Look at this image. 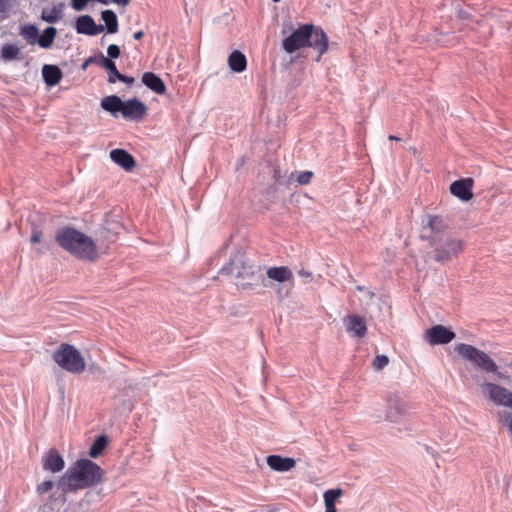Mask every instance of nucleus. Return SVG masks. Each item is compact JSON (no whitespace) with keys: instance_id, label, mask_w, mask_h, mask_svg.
Segmentation results:
<instances>
[{"instance_id":"ea45409f","label":"nucleus","mask_w":512,"mask_h":512,"mask_svg":"<svg viewBox=\"0 0 512 512\" xmlns=\"http://www.w3.org/2000/svg\"><path fill=\"white\" fill-rule=\"evenodd\" d=\"M42 238V232L39 230L34 229L31 235V242L32 243H39Z\"/></svg>"},{"instance_id":"a211bd4d","label":"nucleus","mask_w":512,"mask_h":512,"mask_svg":"<svg viewBox=\"0 0 512 512\" xmlns=\"http://www.w3.org/2000/svg\"><path fill=\"white\" fill-rule=\"evenodd\" d=\"M110 158L126 171H131L136 166L134 157L124 149L117 148L112 150L110 152Z\"/></svg>"},{"instance_id":"f257e3e1","label":"nucleus","mask_w":512,"mask_h":512,"mask_svg":"<svg viewBox=\"0 0 512 512\" xmlns=\"http://www.w3.org/2000/svg\"><path fill=\"white\" fill-rule=\"evenodd\" d=\"M104 471L90 459H79L57 481L62 496L68 492L88 488L102 482Z\"/></svg>"},{"instance_id":"c03bdc74","label":"nucleus","mask_w":512,"mask_h":512,"mask_svg":"<svg viewBox=\"0 0 512 512\" xmlns=\"http://www.w3.org/2000/svg\"><path fill=\"white\" fill-rule=\"evenodd\" d=\"M490 374L495 375V377L497 379L509 380V376H507L504 373L500 372L498 368H497V372H490Z\"/></svg>"},{"instance_id":"b1692460","label":"nucleus","mask_w":512,"mask_h":512,"mask_svg":"<svg viewBox=\"0 0 512 512\" xmlns=\"http://www.w3.org/2000/svg\"><path fill=\"white\" fill-rule=\"evenodd\" d=\"M228 66L231 71L241 73L247 68L246 56L239 50H234L228 57Z\"/></svg>"},{"instance_id":"5fc2aeb1","label":"nucleus","mask_w":512,"mask_h":512,"mask_svg":"<svg viewBox=\"0 0 512 512\" xmlns=\"http://www.w3.org/2000/svg\"><path fill=\"white\" fill-rule=\"evenodd\" d=\"M234 238H235V235H234V234H232V235L230 236V242H232V241L234 240Z\"/></svg>"},{"instance_id":"9b49d317","label":"nucleus","mask_w":512,"mask_h":512,"mask_svg":"<svg viewBox=\"0 0 512 512\" xmlns=\"http://www.w3.org/2000/svg\"><path fill=\"white\" fill-rule=\"evenodd\" d=\"M456 334L450 328L441 324L434 325L425 332V340L430 345H443L450 343Z\"/></svg>"},{"instance_id":"423d86ee","label":"nucleus","mask_w":512,"mask_h":512,"mask_svg":"<svg viewBox=\"0 0 512 512\" xmlns=\"http://www.w3.org/2000/svg\"><path fill=\"white\" fill-rule=\"evenodd\" d=\"M455 351L464 360L469 361L472 365L486 374L497 372L496 362L484 351L473 345L459 343L455 346Z\"/></svg>"},{"instance_id":"6e6d98bb","label":"nucleus","mask_w":512,"mask_h":512,"mask_svg":"<svg viewBox=\"0 0 512 512\" xmlns=\"http://www.w3.org/2000/svg\"><path fill=\"white\" fill-rule=\"evenodd\" d=\"M357 290L362 291L363 287L362 286H357Z\"/></svg>"},{"instance_id":"79ce46f5","label":"nucleus","mask_w":512,"mask_h":512,"mask_svg":"<svg viewBox=\"0 0 512 512\" xmlns=\"http://www.w3.org/2000/svg\"><path fill=\"white\" fill-rule=\"evenodd\" d=\"M99 61V56H91L85 60V62L82 65V69H86L88 65H91V63H97Z\"/></svg>"},{"instance_id":"6ab92c4d","label":"nucleus","mask_w":512,"mask_h":512,"mask_svg":"<svg viewBox=\"0 0 512 512\" xmlns=\"http://www.w3.org/2000/svg\"><path fill=\"white\" fill-rule=\"evenodd\" d=\"M267 277L278 283H290L294 286V277L292 271L286 266L270 267L267 270Z\"/></svg>"},{"instance_id":"a878e982","label":"nucleus","mask_w":512,"mask_h":512,"mask_svg":"<svg viewBox=\"0 0 512 512\" xmlns=\"http://www.w3.org/2000/svg\"><path fill=\"white\" fill-rule=\"evenodd\" d=\"M64 8L65 4L61 2L52 9H43L41 19L47 23H56L62 18Z\"/></svg>"},{"instance_id":"37998d69","label":"nucleus","mask_w":512,"mask_h":512,"mask_svg":"<svg viewBox=\"0 0 512 512\" xmlns=\"http://www.w3.org/2000/svg\"><path fill=\"white\" fill-rule=\"evenodd\" d=\"M504 419L507 423L509 432L512 434V413L505 412Z\"/></svg>"},{"instance_id":"473e14b6","label":"nucleus","mask_w":512,"mask_h":512,"mask_svg":"<svg viewBox=\"0 0 512 512\" xmlns=\"http://www.w3.org/2000/svg\"><path fill=\"white\" fill-rule=\"evenodd\" d=\"M389 364V358L386 355H377L373 360L372 367L375 371L384 369Z\"/></svg>"},{"instance_id":"7c9ffc66","label":"nucleus","mask_w":512,"mask_h":512,"mask_svg":"<svg viewBox=\"0 0 512 512\" xmlns=\"http://www.w3.org/2000/svg\"><path fill=\"white\" fill-rule=\"evenodd\" d=\"M57 35V30L53 26L47 27L41 35H38L37 44L44 49L50 48Z\"/></svg>"},{"instance_id":"864d4df0","label":"nucleus","mask_w":512,"mask_h":512,"mask_svg":"<svg viewBox=\"0 0 512 512\" xmlns=\"http://www.w3.org/2000/svg\"><path fill=\"white\" fill-rule=\"evenodd\" d=\"M36 252H37L38 254H42V253H44V251H43L42 249H40V248H37V249H36Z\"/></svg>"},{"instance_id":"bb28decb","label":"nucleus","mask_w":512,"mask_h":512,"mask_svg":"<svg viewBox=\"0 0 512 512\" xmlns=\"http://www.w3.org/2000/svg\"><path fill=\"white\" fill-rule=\"evenodd\" d=\"M0 59L4 62L21 60V50L18 46L14 44H5L0 49Z\"/></svg>"},{"instance_id":"39448f33","label":"nucleus","mask_w":512,"mask_h":512,"mask_svg":"<svg viewBox=\"0 0 512 512\" xmlns=\"http://www.w3.org/2000/svg\"><path fill=\"white\" fill-rule=\"evenodd\" d=\"M52 359L59 367L73 374H80L86 364L81 353L73 345L62 343L53 352Z\"/></svg>"},{"instance_id":"5701e85b","label":"nucleus","mask_w":512,"mask_h":512,"mask_svg":"<svg viewBox=\"0 0 512 512\" xmlns=\"http://www.w3.org/2000/svg\"><path fill=\"white\" fill-rule=\"evenodd\" d=\"M100 106L114 117H118V114L122 111L123 101L117 95H110L101 100Z\"/></svg>"},{"instance_id":"aec40b11","label":"nucleus","mask_w":512,"mask_h":512,"mask_svg":"<svg viewBox=\"0 0 512 512\" xmlns=\"http://www.w3.org/2000/svg\"><path fill=\"white\" fill-rule=\"evenodd\" d=\"M266 461L271 469L279 472L289 471L296 465L295 459L279 455H269Z\"/></svg>"},{"instance_id":"09e8293b","label":"nucleus","mask_w":512,"mask_h":512,"mask_svg":"<svg viewBox=\"0 0 512 512\" xmlns=\"http://www.w3.org/2000/svg\"><path fill=\"white\" fill-rule=\"evenodd\" d=\"M143 36H144V32L143 31H137V32L134 33L133 38L135 40H140V39H142Z\"/></svg>"},{"instance_id":"4be33fe9","label":"nucleus","mask_w":512,"mask_h":512,"mask_svg":"<svg viewBox=\"0 0 512 512\" xmlns=\"http://www.w3.org/2000/svg\"><path fill=\"white\" fill-rule=\"evenodd\" d=\"M42 76L46 85L53 87L61 81L63 73L58 66L45 64L42 67Z\"/></svg>"},{"instance_id":"e433bc0d","label":"nucleus","mask_w":512,"mask_h":512,"mask_svg":"<svg viewBox=\"0 0 512 512\" xmlns=\"http://www.w3.org/2000/svg\"><path fill=\"white\" fill-rule=\"evenodd\" d=\"M89 0H71V6L76 11H82L86 8Z\"/></svg>"},{"instance_id":"c9c22d12","label":"nucleus","mask_w":512,"mask_h":512,"mask_svg":"<svg viewBox=\"0 0 512 512\" xmlns=\"http://www.w3.org/2000/svg\"><path fill=\"white\" fill-rule=\"evenodd\" d=\"M107 54L109 59H117L121 55L120 47L116 44H111L107 48Z\"/></svg>"},{"instance_id":"f8f14e48","label":"nucleus","mask_w":512,"mask_h":512,"mask_svg":"<svg viewBox=\"0 0 512 512\" xmlns=\"http://www.w3.org/2000/svg\"><path fill=\"white\" fill-rule=\"evenodd\" d=\"M249 261L250 259L246 256L244 248L240 246L230 256L228 263L221 268L219 273L234 276L236 278L237 271L242 269V266L247 264Z\"/></svg>"},{"instance_id":"4c0bfd02","label":"nucleus","mask_w":512,"mask_h":512,"mask_svg":"<svg viewBox=\"0 0 512 512\" xmlns=\"http://www.w3.org/2000/svg\"><path fill=\"white\" fill-rule=\"evenodd\" d=\"M40 214L38 212L29 213L27 216V224H37L38 222H43L44 220L40 218Z\"/></svg>"},{"instance_id":"c85d7f7f","label":"nucleus","mask_w":512,"mask_h":512,"mask_svg":"<svg viewBox=\"0 0 512 512\" xmlns=\"http://www.w3.org/2000/svg\"><path fill=\"white\" fill-rule=\"evenodd\" d=\"M109 444V439L106 435H100L98 436L94 442L92 443L90 449H89V456L91 458H98L101 456L104 452V450L107 448Z\"/></svg>"},{"instance_id":"2f4dec72","label":"nucleus","mask_w":512,"mask_h":512,"mask_svg":"<svg viewBox=\"0 0 512 512\" xmlns=\"http://www.w3.org/2000/svg\"><path fill=\"white\" fill-rule=\"evenodd\" d=\"M343 495V490L340 488L329 489L324 492V503L335 504L336 501Z\"/></svg>"},{"instance_id":"f3484780","label":"nucleus","mask_w":512,"mask_h":512,"mask_svg":"<svg viewBox=\"0 0 512 512\" xmlns=\"http://www.w3.org/2000/svg\"><path fill=\"white\" fill-rule=\"evenodd\" d=\"M43 469L52 473L61 471L65 462L63 457L58 453L56 449H50L42 457Z\"/></svg>"},{"instance_id":"412c9836","label":"nucleus","mask_w":512,"mask_h":512,"mask_svg":"<svg viewBox=\"0 0 512 512\" xmlns=\"http://www.w3.org/2000/svg\"><path fill=\"white\" fill-rule=\"evenodd\" d=\"M142 83L153 92L162 95L166 92L164 81L153 72H145L142 75Z\"/></svg>"},{"instance_id":"4468645a","label":"nucleus","mask_w":512,"mask_h":512,"mask_svg":"<svg viewBox=\"0 0 512 512\" xmlns=\"http://www.w3.org/2000/svg\"><path fill=\"white\" fill-rule=\"evenodd\" d=\"M474 180L470 177L456 180L450 185V193L462 201H469L473 197L472 188Z\"/></svg>"},{"instance_id":"20e7f679","label":"nucleus","mask_w":512,"mask_h":512,"mask_svg":"<svg viewBox=\"0 0 512 512\" xmlns=\"http://www.w3.org/2000/svg\"><path fill=\"white\" fill-rule=\"evenodd\" d=\"M419 237L435 248V260L438 262L449 260L462 249L461 241L451 238L442 226H421Z\"/></svg>"},{"instance_id":"13d9d810","label":"nucleus","mask_w":512,"mask_h":512,"mask_svg":"<svg viewBox=\"0 0 512 512\" xmlns=\"http://www.w3.org/2000/svg\"><path fill=\"white\" fill-rule=\"evenodd\" d=\"M280 1H281V0H273V2H276V3H277V2H280Z\"/></svg>"},{"instance_id":"ddd939ff","label":"nucleus","mask_w":512,"mask_h":512,"mask_svg":"<svg viewBox=\"0 0 512 512\" xmlns=\"http://www.w3.org/2000/svg\"><path fill=\"white\" fill-rule=\"evenodd\" d=\"M146 112V105L137 98L123 101L121 114L125 119L138 121L144 117Z\"/></svg>"},{"instance_id":"8fccbe9b","label":"nucleus","mask_w":512,"mask_h":512,"mask_svg":"<svg viewBox=\"0 0 512 512\" xmlns=\"http://www.w3.org/2000/svg\"><path fill=\"white\" fill-rule=\"evenodd\" d=\"M114 3L118 5L126 6L130 3V0H112Z\"/></svg>"},{"instance_id":"6e6552de","label":"nucleus","mask_w":512,"mask_h":512,"mask_svg":"<svg viewBox=\"0 0 512 512\" xmlns=\"http://www.w3.org/2000/svg\"><path fill=\"white\" fill-rule=\"evenodd\" d=\"M478 384L482 392L491 402L497 406H502L512 410V391L496 383L484 381Z\"/></svg>"},{"instance_id":"de8ad7c7","label":"nucleus","mask_w":512,"mask_h":512,"mask_svg":"<svg viewBox=\"0 0 512 512\" xmlns=\"http://www.w3.org/2000/svg\"><path fill=\"white\" fill-rule=\"evenodd\" d=\"M325 512H337L335 504L325 503Z\"/></svg>"},{"instance_id":"393cba45","label":"nucleus","mask_w":512,"mask_h":512,"mask_svg":"<svg viewBox=\"0 0 512 512\" xmlns=\"http://www.w3.org/2000/svg\"><path fill=\"white\" fill-rule=\"evenodd\" d=\"M19 35L30 45L37 44L39 29L35 24H24L19 27Z\"/></svg>"},{"instance_id":"f704fd0d","label":"nucleus","mask_w":512,"mask_h":512,"mask_svg":"<svg viewBox=\"0 0 512 512\" xmlns=\"http://www.w3.org/2000/svg\"><path fill=\"white\" fill-rule=\"evenodd\" d=\"M312 177H313V173L311 171H303L298 174L297 182L300 185H306V184L310 183Z\"/></svg>"},{"instance_id":"3c124183","label":"nucleus","mask_w":512,"mask_h":512,"mask_svg":"<svg viewBox=\"0 0 512 512\" xmlns=\"http://www.w3.org/2000/svg\"><path fill=\"white\" fill-rule=\"evenodd\" d=\"M7 0H0V12H3L6 8Z\"/></svg>"},{"instance_id":"1a4fd4ad","label":"nucleus","mask_w":512,"mask_h":512,"mask_svg":"<svg viewBox=\"0 0 512 512\" xmlns=\"http://www.w3.org/2000/svg\"><path fill=\"white\" fill-rule=\"evenodd\" d=\"M387 408L384 420L390 423H400L407 415L408 405L399 395L390 394L386 398Z\"/></svg>"},{"instance_id":"cd10ccee","label":"nucleus","mask_w":512,"mask_h":512,"mask_svg":"<svg viewBox=\"0 0 512 512\" xmlns=\"http://www.w3.org/2000/svg\"><path fill=\"white\" fill-rule=\"evenodd\" d=\"M98 65L108 71V82L115 83L117 81L120 72L118 71L116 64L113 60L105 57L103 54L99 55Z\"/></svg>"},{"instance_id":"9d476101","label":"nucleus","mask_w":512,"mask_h":512,"mask_svg":"<svg viewBox=\"0 0 512 512\" xmlns=\"http://www.w3.org/2000/svg\"><path fill=\"white\" fill-rule=\"evenodd\" d=\"M262 278L260 266L254 264L251 260L237 271V286L247 289L256 285Z\"/></svg>"},{"instance_id":"72a5a7b5","label":"nucleus","mask_w":512,"mask_h":512,"mask_svg":"<svg viewBox=\"0 0 512 512\" xmlns=\"http://www.w3.org/2000/svg\"><path fill=\"white\" fill-rule=\"evenodd\" d=\"M293 286H290V283H279L277 286V294L280 299L288 297L292 290Z\"/></svg>"},{"instance_id":"603ef678","label":"nucleus","mask_w":512,"mask_h":512,"mask_svg":"<svg viewBox=\"0 0 512 512\" xmlns=\"http://www.w3.org/2000/svg\"><path fill=\"white\" fill-rule=\"evenodd\" d=\"M389 140H391V141H393V140H395V141H399V140H400V138H398V137H396V136H394V135H390V136H389Z\"/></svg>"},{"instance_id":"a18cd8bd","label":"nucleus","mask_w":512,"mask_h":512,"mask_svg":"<svg viewBox=\"0 0 512 512\" xmlns=\"http://www.w3.org/2000/svg\"><path fill=\"white\" fill-rule=\"evenodd\" d=\"M470 17L469 13L467 11H464L462 9H460L458 11V18L462 19V20H465V19H468Z\"/></svg>"},{"instance_id":"dca6fc26","label":"nucleus","mask_w":512,"mask_h":512,"mask_svg":"<svg viewBox=\"0 0 512 512\" xmlns=\"http://www.w3.org/2000/svg\"><path fill=\"white\" fill-rule=\"evenodd\" d=\"M346 331L357 338H363L367 334L365 319L359 315H348L343 319Z\"/></svg>"},{"instance_id":"2eb2a0df","label":"nucleus","mask_w":512,"mask_h":512,"mask_svg":"<svg viewBox=\"0 0 512 512\" xmlns=\"http://www.w3.org/2000/svg\"><path fill=\"white\" fill-rule=\"evenodd\" d=\"M75 29L78 34L95 36L104 31V25H97L90 15H81L76 20Z\"/></svg>"},{"instance_id":"4d7b16f0","label":"nucleus","mask_w":512,"mask_h":512,"mask_svg":"<svg viewBox=\"0 0 512 512\" xmlns=\"http://www.w3.org/2000/svg\"><path fill=\"white\" fill-rule=\"evenodd\" d=\"M380 421H381V417L377 416V422H380Z\"/></svg>"},{"instance_id":"f03ea898","label":"nucleus","mask_w":512,"mask_h":512,"mask_svg":"<svg viewBox=\"0 0 512 512\" xmlns=\"http://www.w3.org/2000/svg\"><path fill=\"white\" fill-rule=\"evenodd\" d=\"M329 46L328 36L325 31L314 24H301L282 42L283 50L292 54L301 48L310 47L318 52L316 61L327 52Z\"/></svg>"},{"instance_id":"7ed1b4c3","label":"nucleus","mask_w":512,"mask_h":512,"mask_svg":"<svg viewBox=\"0 0 512 512\" xmlns=\"http://www.w3.org/2000/svg\"><path fill=\"white\" fill-rule=\"evenodd\" d=\"M58 245L77 260L94 262L99 258L96 242L73 226H64L55 235Z\"/></svg>"},{"instance_id":"58836bf2","label":"nucleus","mask_w":512,"mask_h":512,"mask_svg":"<svg viewBox=\"0 0 512 512\" xmlns=\"http://www.w3.org/2000/svg\"><path fill=\"white\" fill-rule=\"evenodd\" d=\"M298 273H299L300 277H302V278H303L304 283H309V282H311V281H312V279H313V275H312V273H311V272H309V271H306V270H304V269H301Z\"/></svg>"},{"instance_id":"49530a36","label":"nucleus","mask_w":512,"mask_h":512,"mask_svg":"<svg viewBox=\"0 0 512 512\" xmlns=\"http://www.w3.org/2000/svg\"><path fill=\"white\" fill-rule=\"evenodd\" d=\"M438 222H440V219L438 216H428L427 224L432 225V224H437Z\"/></svg>"},{"instance_id":"a19ab883","label":"nucleus","mask_w":512,"mask_h":512,"mask_svg":"<svg viewBox=\"0 0 512 512\" xmlns=\"http://www.w3.org/2000/svg\"><path fill=\"white\" fill-rule=\"evenodd\" d=\"M117 80L121 81L123 83H126L128 85H132L134 83V78L133 77H129V76H126V75L121 74V73L118 76Z\"/></svg>"},{"instance_id":"0eeeda50","label":"nucleus","mask_w":512,"mask_h":512,"mask_svg":"<svg viewBox=\"0 0 512 512\" xmlns=\"http://www.w3.org/2000/svg\"><path fill=\"white\" fill-rule=\"evenodd\" d=\"M57 487V482L52 480H45L36 486V494L39 498L40 506L39 512H55L54 504L60 499L63 503L65 498L62 493L57 496L56 492H53V488Z\"/></svg>"},{"instance_id":"c756f323","label":"nucleus","mask_w":512,"mask_h":512,"mask_svg":"<svg viewBox=\"0 0 512 512\" xmlns=\"http://www.w3.org/2000/svg\"><path fill=\"white\" fill-rule=\"evenodd\" d=\"M101 18L105 22L104 26L109 34H114L118 31V18L113 10H104L101 13Z\"/></svg>"}]
</instances>
